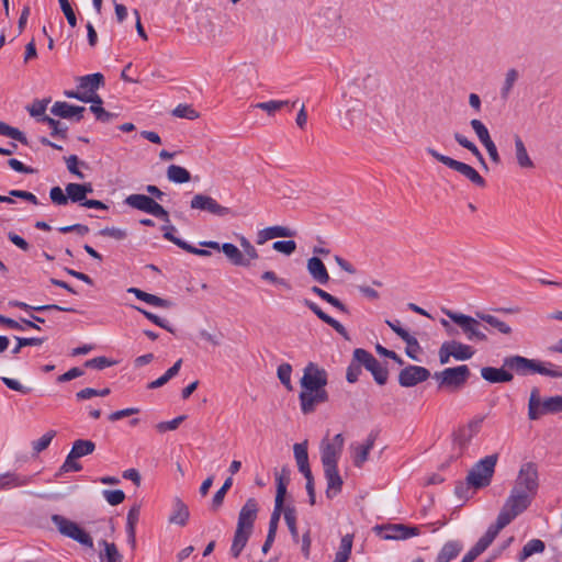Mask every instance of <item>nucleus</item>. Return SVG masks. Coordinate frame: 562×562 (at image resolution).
<instances>
[{
    "label": "nucleus",
    "instance_id": "1",
    "mask_svg": "<svg viewBox=\"0 0 562 562\" xmlns=\"http://www.w3.org/2000/svg\"><path fill=\"white\" fill-rule=\"evenodd\" d=\"M258 514V503L255 498H248L238 514L237 527L231 546V554L238 558L245 549L252 531Z\"/></svg>",
    "mask_w": 562,
    "mask_h": 562
},
{
    "label": "nucleus",
    "instance_id": "2",
    "mask_svg": "<svg viewBox=\"0 0 562 562\" xmlns=\"http://www.w3.org/2000/svg\"><path fill=\"white\" fill-rule=\"evenodd\" d=\"M562 412V395L550 396L541 400L539 389L533 387L528 401V417L537 420L542 415Z\"/></svg>",
    "mask_w": 562,
    "mask_h": 562
},
{
    "label": "nucleus",
    "instance_id": "3",
    "mask_svg": "<svg viewBox=\"0 0 562 562\" xmlns=\"http://www.w3.org/2000/svg\"><path fill=\"white\" fill-rule=\"evenodd\" d=\"M496 462L497 454L486 456L476 462L467 475L468 484L474 488H481L490 485Z\"/></svg>",
    "mask_w": 562,
    "mask_h": 562
},
{
    "label": "nucleus",
    "instance_id": "4",
    "mask_svg": "<svg viewBox=\"0 0 562 562\" xmlns=\"http://www.w3.org/2000/svg\"><path fill=\"white\" fill-rule=\"evenodd\" d=\"M443 313L462 329L468 340L487 341V335L481 329L482 321L476 316L472 317L450 310H443Z\"/></svg>",
    "mask_w": 562,
    "mask_h": 562
},
{
    "label": "nucleus",
    "instance_id": "5",
    "mask_svg": "<svg viewBox=\"0 0 562 562\" xmlns=\"http://www.w3.org/2000/svg\"><path fill=\"white\" fill-rule=\"evenodd\" d=\"M50 520L63 536L70 538L85 547H93V540L91 536L77 522L58 514L52 515Z\"/></svg>",
    "mask_w": 562,
    "mask_h": 562
},
{
    "label": "nucleus",
    "instance_id": "6",
    "mask_svg": "<svg viewBox=\"0 0 562 562\" xmlns=\"http://www.w3.org/2000/svg\"><path fill=\"white\" fill-rule=\"evenodd\" d=\"M538 487L539 480L537 465L532 462L524 463L518 472L512 490L518 491V493L526 494L529 497L535 498L538 492Z\"/></svg>",
    "mask_w": 562,
    "mask_h": 562
},
{
    "label": "nucleus",
    "instance_id": "7",
    "mask_svg": "<svg viewBox=\"0 0 562 562\" xmlns=\"http://www.w3.org/2000/svg\"><path fill=\"white\" fill-rule=\"evenodd\" d=\"M432 376L438 382L439 389L459 390L468 381L470 369L468 366L462 364L435 372Z\"/></svg>",
    "mask_w": 562,
    "mask_h": 562
},
{
    "label": "nucleus",
    "instance_id": "8",
    "mask_svg": "<svg viewBox=\"0 0 562 562\" xmlns=\"http://www.w3.org/2000/svg\"><path fill=\"white\" fill-rule=\"evenodd\" d=\"M427 153L431 155L435 159L440 161L441 164L446 165L447 167L451 168L452 170L459 172L463 177H465L468 180H470L472 183L484 187L485 180L480 176V173L470 165L458 161L451 157L445 156L434 148H427Z\"/></svg>",
    "mask_w": 562,
    "mask_h": 562
},
{
    "label": "nucleus",
    "instance_id": "9",
    "mask_svg": "<svg viewBox=\"0 0 562 562\" xmlns=\"http://www.w3.org/2000/svg\"><path fill=\"white\" fill-rule=\"evenodd\" d=\"M532 499L533 498L526 494L512 490L497 517L499 519L504 517L507 525H509L518 515L524 513L530 506Z\"/></svg>",
    "mask_w": 562,
    "mask_h": 562
},
{
    "label": "nucleus",
    "instance_id": "10",
    "mask_svg": "<svg viewBox=\"0 0 562 562\" xmlns=\"http://www.w3.org/2000/svg\"><path fill=\"white\" fill-rule=\"evenodd\" d=\"M328 375L325 369L314 362H308L303 370L300 385L303 391L326 390Z\"/></svg>",
    "mask_w": 562,
    "mask_h": 562
},
{
    "label": "nucleus",
    "instance_id": "11",
    "mask_svg": "<svg viewBox=\"0 0 562 562\" xmlns=\"http://www.w3.org/2000/svg\"><path fill=\"white\" fill-rule=\"evenodd\" d=\"M353 360L370 371L379 385H384L389 378L386 367L382 366L370 352L362 348L353 351Z\"/></svg>",
    "mask_w": 562,
    "mask_h": 562
},
{
    "label": "nucleus",
    "instance_id": "12",
    "mask_svg": "<svg viewBox=\"0 0 562 562\" xmlns=\"http://www.w3.org/2000/svg\"><path fill=\"white\" fill-rule=\"evenodd\" d=\"M345 439L341 434H337L333 441L323 440L321 445V459L323 468L337 467L341 456Z\"/></svg>",
    "mask_w": 562,
    "mask_h": 562
},
{
    "label": "nucleus",
    "instance_id": "13",
    "mask_svg": "<svg viewBox=\"0 0 562 562\" xmlns=\"http://www.w3.org/2000/svg\"><path fill=\"white\" fill-rule=\"evenodd\" d=\"M374 529L378 531H384L382 538L385 540H406L420 535L419 527L404 524L376 526Z\"/></svg>",
    "mask_w": 562,
    "mask_h": 562
},
{
    "label": "nucleus",
    "instance_id": "14",
    "mask_svg": "<svg viewBox=\"0 0 562 562\" xmlns=\"http://www.w3.org/2000/svg\"><path fill=\"white\" fill-rule=\"evenodd\" d=\"M430 371L420 366L409 364L398 373V383L403 387H413L430 378Z\"/></svg>",
    "mask_w": 562,
    "mask_h": 562
},
{
    "label": "nucleus",
    "instance_id": "15",
    "mask_svg": "<svg viewBox=\"0 0 562 562\" xmlns=\"http://www.w3.org/2000/svg\"><path fill=\"white\" fill-rule=\"evenodd\" d=\"M300 407L304 415L312 414L316 411L317 405L328 401V392L321 391H303L299 394Z\"/></svg>",
    "mask_w": 562,
    "mask_h": 562
},
{
    "label": "nucleus",
    "instance_id": "16",
    "mask_svg": "<svg viewBox=\"0 0 562 562\" xmlns=\"http://www.w3.org/2000/svg\"><path fill=\"white\" fill-rule=\"evenodd\" d=\"M68 201L79 203L82 207L105 210L108 206L99 200L85 199V188L80 183H68L65 188Z\"/></svg>",
    "mask_w": 562,
    "mask_h": 562
},
{
    "label": "nucleus",
    "instance_id": "17",
    "mask_svg": "<svg viewBox=\"0 0 562 562\" xmlns=\"http://www.w3.org/2000/svg\"><path fill=\"white\" fill-rule=\"evenodd\" d=\"M504 368H507L509 372H516L518 375H527L535 373V371H541L536 367L535 359H528L518 355L505 357Z\"/></svg>",
    "mask_w": 562,
    "mask_h": 562
},
{
    "label": "nucleus",
    "instance_id": "18",
    "mask_svg": "<svg viewBox=\"0 0 562 562\" xmlns=\"http://www.w3.org/2000/svg\"><path fill=\"white\" fill-rule=\"evenodd\" d=\"M507 526L506 519L497 517L496 522L491 525L486 532L479 539V541L472 547L479 554L483 553L497 537L499 531Z\"/></svg>",
    "mask_w": 562,
    "mask_h": 562
},
{
    "label": "nucleus",
    "instance_id": "19",
    "mask_svg": "<svg viewBox=\"0 0 562 562\" xmlns=\"http://www.w3.org/2000/svg\"><path fill=\"white\" fill-rule=\"evenodd\" d=\"M85 106L72 105L64 101H57L50 108L53 115L61 119H75L79 122L83 117Z\"/></svg>",
    "mask_w": 562,
    "mask_h": 562
},
{
    "label": "nucleus",
    "instance_id": "20",
    "mask_svg": "<svg viewBox=\"0 0 562 562\" xmlns=\"http://www.w3.org/2000/svg\"><path fill=\"white\" fill-rule=\"evenodd\" d=\"M124 203L128 207L138 211H166L153 198L147 196L145 194H131L124 200Z\"/></svg>",
    "mask_w": 562,
    "mask_h": 562
},
{
    "label": "nucleus",
    "instance_id": "21",
    "mask_svg": "<svg viewBox=\"0 0 562 562\" xmlns=\"http://www.w3.org/2000/svg\"><path fill=\"white\" fill-rule=\"evenodd\" d=\"M305 306H307L321 321H323L325 324L333 327L339 335H341L346 340H349V334L347 329L335 318L326 314L316 303L305 300L304 301Z\"/></svg>",
    "mask_w": 562,
    "mask_h": 562
},
{
    "label": "nucleus",
    "instance_id": "22",
    "mask_svg": "<svg viewBox=\"0 0 562 562\" xmlns=\"http://www.w3.org/2000/svg\"><path fill=\"white\" fill-rule=\"evenodd\" d=\"M481 376L490 383H507L514 379L513 373L504 366L502 368L484 367L481 369Z\"/></svg>",
    "mask_w": 562,
    "mask_h": 562
},
{
    "label": "nucleus",
    "instance_id": "23",
    "mask_svg": "<svg viewBox=\"0 0 562 562\" xmlns=\"http://www.w3.org/2000/svg\"><path fill=\"white\" fill-rule=\"evenodd\" d=\"M324 475L327 482L326 496L328 498H334L338 493H340L344 484L342 479L339 475L338 468H324Z\"/></svg>",
    "mask_w": 562,
    "mask_h": 562
},
{
    "label": "nucleus",
    "instance_id": "24",
    "mask_svg": "<svg viewBox=\"0 0 562 562\" xmlns=\"http://www.w3.org/2000/svg\"><path fill=\"white\" fill-rule=\"evenodd\" d=\"M162 231H164V237L166 239L172 241L175 245H177L181 249H183V250H186V251H188L190 254H194V255L201 256V257H206V256L211 255V252L209 250L193 247V246L189 245L187 241L176 237L173 235V231H175L173 226L166 225V226L162 227Z\"/></svg>",
    "mask_w": 562,
    "mask_h": 562
},
{
    "label": "nucleus",
    "instance_id": "25",
    "mask_svg": "<svg viewBox=\"0 0 562 562\" xmlns=\"http://www.w3.org/2000/svg\"><path fill=\"white\" fill-rule=\"evenodd\" d=\"M190 517L188 506L182 502L181 498L175 497L172 501V513L168 518L169 524L186 526Z\"/></svg>",
    "mask_w": 562,
    "mask_h": 562
},
{
    "label": "nucleus",
    "instance_id": "26",
    "mask_svg": "<svg viewBox=\"0 0 562 562\" xmlns=\"http://www.w3.org/2000/svg\"><path fill=\"white\" fill-rule=\"evenodd\" d=\"M306 268L314 281L321 284H326L329 281L328 271L318 257L310 258Z\"/></svg>",
    "mask_w": 562,
    "mask_h": 562
},
{
    "label": "nucleus",
    "instance_id": "27",
    "mask_svg": "<svg viewBox=\"0 0 562 562\" xmlns=\"http://www.w3.org/2000/svg\"><path fill=\"white\" fill-rule=\"evenodd\" d=\"M295 232L286 226H270L259 231L257 244L262 245L269 239H273L277 237H293Z\"/></svg>",
    "mask_w": 562,
    "mask_h": 562
},
{
    "label": "nucleus",
    "instance_id": "28",
    "mask_svg": "<svg viewBox=\"0 0 562 562\" xmlns=\"http://www.w3.org/2000/svg\"><path fill=\"white\" fill-rule=\"evenodd\" d=\"M484 417H475L461 428L457 435V441L461 446H465L480 431Z\"/></svg>",
    "mask_w": 562,
    "mask_h": 562
},
{
    "label": "nucleus",
    "instance_id": "29",
    "mask_svg": "<svg viewBox=\"0 0 562 562\" xmlns=\"http://www.w3.org/2000/svg\"><path fill=\"white\" fill-rule=\"evenodd\" d=\"M463 549V544L459 540H449L440 549L435 562H450L456 559Z\"/></svg>",
    "mask_w": 562,
    "mask_h": 562
},
{
    "label": "nucleus",
    "instance_id": "30",
    "mask_svg": "<svg viewBox=\"0 0 562 562\" xmlns=\"http://www.w3.org/2000/svg\"><path fill=\"white\" fill-rule=\"evenodd\" d=\"M222 251L228 259V261L238 267H249V258H246L240 249H238L234 244L225 243L222 245Z\"/></svg>",
    "mask_w": 562,
    "mask_h": 562
},
{
    "label": "nucleus",
    "instance_id": "31",
    "mask_svg": "<svg viewBox=\"0 0 562 562\" xmlns=\"http://www.w3.org/2000/svg\"><path fill=\"white\" fill-rule=\"evenodd\" d=\"M191 209L204 211H227V207L222 206L210 195L195 194L190 203Z\"/></svg>",
    "mask_w": 562,
    "mask_h": 562
},
{
    "label": "nucleus",
    "instance_id": "32",
    "mask_svg": "<svg viewBox=\"0 0 562 562\" xmlns=\"http://www.w3.org/2000/svg\"><path fill=\"white\" fill-rule=\"evenodd\" d=\"M475 316L503 335H510L513 331L512 327L507 323L492 314L477 311L475 312Z\"/></svg>",
    "mask_w": 562,
    "mask_h": 562
},
{
    "label": "nucleus",
    "instance_id": "33",
    "mask_svg": "<svg viewBox=\"0 0 562 562\" xmlns=\"http://www.w3.org/2000/svg\"><path fill=\"white\" fill-rule=\"evenodd\" d=\"M127 291L130 293H133L138 300L144 301V302H146L150 305L157 306V307L169 308L172 305V303L170 301L161 299L157 295L147 293L137 288H130Z\"/></svg>",
    "mask_w": 562,
    "mask_h": 562
},
{
    "label": "nucleus",
    "instance_id": "34",
    "mask_svg": "<svg viewBox=\"0 0 562 562\" xmlns=\"http://www.w3.org/2000/svg\"><path fill=\"white\" fill-rule=\"evenodd\" d=\"M103 75L99 72L79 77L78 89L95 93V91L103 85Z\"/></svg>",
    "mask_w": 562,
    "mask_h": 562
},
{
    "label": "nucleus",
    "instance_id": "35",
    "mask_svg": "<svg viewBox=\"0 0 562 562\" xmlns=\"http://www.w3.org/2000/svg\"><path fill=\"white\" fill-rule=\"evenodd\" d=\"M95 449V443L88 439H78L74 442L69 452V459H78L91 454Z\"/></svg>",
    "mask_w": 562,
    "mask_h": 562
},
{
    "label": "nucleus",
    "instance_id": "36",
    "mask_svg": "<svg viewBox=\"0 0 562 562\" xmlns=\"http://www.w3.org/2000/svg\"><path fill=\"white\" fill-rule=\"evenodd\" d=\"M514 140H515L516 159H517L518 165L521 168L533 167V162L530 159V157L527 153L526 146H525L522 139L520 138V136L516 134L514 136Z\"/></svg>",
    "mask_w": 562,
    "mask_h": 562
},
{
    "label": "nucleus",
    "instance_id": "37",
    "mask_svg": "<svg viewBox=\"0 0 562 562\" xmlns=\"http://www.w3.org/2000/svg\"><path fill=\"white\" fill-rule=\"evenodd\" d=\"M453 138L454 140L460 145L462 146L463 148L468 149L470 153H472L474 155V157L479 160V162L485 168L487 169V165L485 162V159L482 155V153L479 150L477 146L469 140L465 136H463L462 134L456 132L453 134Z\"/></svg>",
    "mask_w": 562,
    "mask_h": 562
},
{
    "label": "nucleus",
    "instance_id": "38",
    "mask_svg": "<svg viewBox=\"0 0 562 562\" xmlns=\"http://www.w3.org/2000/svg\"><path fill=\"white\" fill-rule=\"evenodd\" d=\"M448 344L451 356L457 360H468L472 358V356L474 355V350L472 349L471 346L464 345L456 340L448 341Z\"/></svg>",
    "mask_w": 562,
    "mask_h": 562
},
{
    "label": "nucleus",
    "instance_id": "39",
    "mask_svg": "<svg viewBox=\"0 0 562 562\" xmlns=\"http://www.w3.org/2000/svg\"><path fill=\"white\" fill-rule=\"evenodd\" d=\"M167 178L170 182L173 183H187L191 180L190 172L178 165H170L167 168Z\"/></svg>",
    "mask_w": 562,
    "mask_h": 562
},
{
    "label": "nucleus",
    "instance_id": "40",
    "mask_svg": "<svg viewBox=\"0 0 562 562\" xmlns=\"http://www.w3.org/2000/svg\"><path fill=\"white\" fill-rule=\"evenodd\" d=\"M544 549H546V544L542 540L532 539L524 546L521 552L519 553L518 560L520 562H522L526 559H528L529 557H531L532 554L542 553L544 551Z\"/></svg>",
    "mask_w": 562,
    "mask_h": 562
},
{
    "label": "nucleus",
    "instance_id": "41",
    "mask_svg": "<svg viewBox=\"0 0 562 562\" xmlns=\"http://www.w3.org/2000/svg\"><path fill=\"white\" fill-rule=\"evenodd\" d=\"M40 122L48 124V126L52 130L50 135L53 137H59V138H63V139L67 138L68 127H67L66 124H64L60 121L55 120V119H53L50 116H43V117L40 119Z\"/></svg>",
    "mask_w": 562,
    "mask_h": 562
},
{
    "label": "nucleus",
    "instance_id": "42",
    "mask_svg": "<svg viewBox=\"0 0 562 562\" xmlns=\"http://www.w3.org/2000/svg\"><path fill=\"white\" fill-rule=\"evenodd\" d=\"M139 519V507L133 506L127 513V521H126V532L128 537V541L134 546L135 544V527Z\"/></svg>",
    "mask_w": 562,
    "mask_h": 562
},
{
    "label": "nucleus",
    "instance_id": "43",
    "mask_svg": "<svg viewBox=\"0 0 562 562\" xmlns=\"http://www.w3.org/2000/svg\"><path fill=\"white\" fill-rule=\"evenodd\" d=\"M536 367L541 371H535V373H539L541 375L561 379L562 378V366H558L551 362H542L536 360Z\"/></svg>",
    "mask_w": 562,
    "mask_h": 562
},
{
    "label": "nucleus",
    "instance_id": "44",
    "mask_svg": "<svg viewBox=\"0 0 562 562\" xmlns=\"http://www.w3.org/2000/svg\"><path fill=\"white\" fill-rule=\"evenodd\" d=\"M311 290L313 293L318 295L322 300L329 303L330 305H333L340 312L347 313V314L349 313L348 307L341 301H339L337 297H335L334 295L329 294L328 292L324 291L323 289H321L316 285H314Z\"/></svg>",
    "mask_w": 562,
    "mask_h": 562
},
{
    "label": "nucleus",
    "instance_id": "45",
    "mask_svg": "<svg viewBox=\"0 0 562 562\" xmlns=\"http://www.w3.org/2000/svg\"><path fill=\"white\" fill-rule=\"evenodd\" d=\"M519 74L515 68L508 69L505 75V80L503 83V87L501 89V97L503 100H507L510 91L515 85V82L518 80Z\"/></svg>",
    "mask_w": 562,
    "mask_h": 562
},
{
    "label": "nucleus",
    "instance_id": "46",
    "mask_svg": "<svg viewBox=\"0 0 562 562\" xmlns=\"http://www.w3.org/2000/svg\"><path fill=\"white\" fill-rule=\"evenodd\" d=\"M0 135L15 139L24 145H27V138L19 128L8 125L0 121Z\"/></svg>",
    "mask_w": 562,
    "mask_h": 562
},
{
    "label": "nucleus",
    "instance_id": "47",
    "mask_svg": "<svg viewBox=\"0 0 562 562\" xmlns=\"http://www.w3.org/2000/svg\"><path fill=\"white\" fill-rule=\"evenodd\" d=\"M104 546V552L100 553V559L105 562H122V555L120 554L116 546L105 540L101 542Z\"/></svg>",
    "mask_w": 562,
    "mask_h": 562
},
{
    "label": "nucleus",
    "instance_id": "48",
    "mask_svg": "<svg viewBox=\"0 0 562 562\" xmlns=\"http://www.w3.org/2000/svg\"><path fill=\"white\" fill-rule=\"evenodd\" d=\"M232 485H233V477L229 476L225 480V482L221 486V488L214 494V496L212 498V505H211L212 510L216 512L223 505L225 495H226L227 491L232 487Z\"/></svg>",
    "mask_w": 562,
    "mask_h": 562
},
{
    "label": "nucleus",
    "instance_id": "49",
    "mask_svg": "<svg viewBox=\"0 0 562 562\" xmlns=\"http://www.w3.org/2000/svg\"><path fill=\"white\" fill-rule=\"evenodd\" d=\"M12 196L27 200L33 205L40 204L37 201V198L33 193L27 192V191H22V190H11L9 195H0V202L14 203V201L12 200Z\"/></svg>",
    "mask_w": 562,
    "mask_h": 562
},
{
    "label": "nucleus",
    "instance_id": "50",
    "mask_svg": "<svg viewBox=\"0 0 562 562\" xmlns=\"http://www.w3.org/2000/svg\"><path fill=\"white\" fill-rule=\"evenodd\" d=\"M284 520L289 528V531L295 542L299 541V532L296 528V512L294 507L284 508Z\"/></svg>",
    "mask_w": 562,
    "mask_h": 562
},
{
    "label": "nucleus",
    "instance_id": "51",
    "mask_svg": "<svg viewBox=\"0 0 562 562\" xmlns=\"http://www.w3.org/2000/svg\"><path fill=\"white\" fill-rule=\"evenodd\" d=\"M402 339L406 342L405 353L413 360H418L417 353L420 351L418 340L409 333L402 335Z\"/></svg>",
    "mask_w": 562,
    "mask_h": 562
},
{
    "label": "nucleus",
    "instance_id": "52",
    "mask_svg": "<svg viewBox=\"0 0 562 562\" xmlns=\"http://www.w3.org/2000/svg\"><path fill=\"white\" fill-rule=\"evenodd\" d=\"M470 125L483 145L492 142L487 127L480 120H471Z\"/></svg>",
    "mask_w": 562,
    "mask_h": 562
},
{
    "label": "nucleus",
    "instance_id": "53",
    "mask_svg": "<svg viewBox=\"0 0 562 562\" xmlns=\"http://www.w3.org/2000/svg\"><path fill=\"white\" fill-rule=\"evenodd\" d=\"M291 374H292V366L290 363H282L277 369L278 379L289 391L293 390V386L291 383Z\"/></svg>",
    "mask_w": 562,
    "mask_h": 562
},
{
    "label": "nucleus",
    "instance_id": "54",
    "mask_svg": "<svg viewBox=\"0 0 562 562\" xmlns=\"http://www.w3.org/2000/svg\"><path fill=\"white\" fill-rule=\"evenodd\" d=\"M290 102L288 100H271L267 102H259L255 108L266 111L269 115H273L276 111L286 106Z\"/></svg>",
    "mask_w": 562,
    "mask_h": 562
},
{
    "label": "nucleus",
    "instance_id": "55",
    "mask_svg": "<svg viewBox=\"0 0 562 562\" xmlns=\"http://www.w3.org/2000/svg\"><path fill=\"white\" fill-rule=\"evenodd\" d=\"M172 114L177 117L187 119V120H196L200 114L189 104H179L172 111Z\"/></svg>",
    "mask_w": 562,
    "mask_h": 562
},
{
    "label": "nucleus",
    "instance_id": "56",
    "mask_svg": "<svg viewBox=\"0 0 562 562\" xmlns=\"http://www.w3.org/2000/svg\"><path fill=\"white\" fill-rule=\"evenodd\" d=\"M50 99L35 100L31 106L27 108V111L31 116L37 117L40 121L41 117L47 116L45 111L47 109Z\"/></svg>",
    "mask_w": 562,
    "mask_h": 562
},
{
    "label": "nucleus",
    "instance_id": "57",
    "mask_svg": "<svg viewBox=\"0 0 562 562\" xmlns=\"http://www.w3.org/2000/svg\"><path fill=\"white\" fill-rule=\"evenodd\" d=\"M55 436H56L55 430H48L41 438H38L37 440L32 442L33 450L36 453L44 451L45 449L48 448V446L50 445V442Z\"/></svg>",
    "mask_w": 562,
    "mask_h": 562
},
{
    "label": "nucleus",
    "instance_id": "58",
    "mask_svg": "<svg viewBox=\"0 0 562 562\" xmlns=\"http://www.w3.org/2000/svg\"><path fill=\"white\" fill-rule=\"evenodd\" d=\"M18 488V473L4 472L0 474V491Z\"/></svg>",
    "mask_w": 562,
    "mask_h": 562
},
{
    "label": "nucleus",
    "instance_id": "59",
    "mask_svg": "<svg viewBox=\"0 0 562 562\" xmlns=\"http://www.w3.org/2000/svg\"><path fill=\"white\" fill-rule=\"evenodd\" d=\"M293 452L297 465L308 463L307 441L295 443Z\"/></svg>",
    "mask_w": 562,
    "mask_h": 562
},
{
    "label": "nucleus",
    "instance_id": "60",
    "mask_svg": "<svg viewBox=\"0 0 562 562\" xmlns=\"http://www.w3.org/2000/svg\"><path fill=\"white\" fill-rule=\"evenodd\" d=\"M135 308L142 313L147 319H149L150 322H153L154 324H156L157 326L168 330L169 333L173 334L175 330L172 327H170L168 325V323L166 321H164L162 318H160L158 315L156 314H153L151 312H148L142 307H138V306H135Z\"/></svg>",
    "mask_w": 562,
    "mask_h": 562
},
{
    "label": "nucleus",
    "instance_id": "61",
    "mask_svg": "<svg viewBox=\"0 0 562 562\" xmlns=\"http://www.w3.org/2000/svg\"><path fill=\"white\" fill-rule=\"evenodd\" d=\"M99 234L101 236L110 237L115 240H123L127 237L128 232L126 228H120V227H104L102 228Z\"/></svg>",
    "mask_w": 562,
    "mask_h": 562
},
{
    "label": "nucleus",
    "instance_id": "62",
    "mask_svg": "<svg viewBox=\"0 0 562 562\" xmlns=\"http://www.w3.org/2000/svg\"><path fill=\"white\" fill-rule=\"evenodd\" d=\"M102 494L106 502L112 506H116L125 499V494L122 490H104Z\"/></svg>",
    "mask_w": 562,
    "mask_h": 562
},
{
    "label": "nucleus",
    "instance_id": "63",
    "mask_svg": "<svg viewBox=\"0 0 562 562\" xmlns=\"http://www.w3.org/2000/svg\"><path fill=\"white\" fill-rule=\"evenodd\" d=\"M186 418H187L186 415H180V416L173 418L172 420L158 423L156 425V429L159 432L176 430Z\"/></svg>",
    "mask_w": 562,
    "mask_h": 562
},
{
    "label": "nucleus",
    "instance_id": "64",
    "mask_svg": "<svg viewBox=\"0 0 562 562\" xmlns=\"http://www.w3.org/2000/svg\"><path fill=\"white\" fill-rule=\"evenodd\" d=\"M49 198L58 206H65L68 203L67 193L60 187L52 188Z\"/></svg>",
    "mask_w": 562,
    "mask_h": 562
}]
</instances>
